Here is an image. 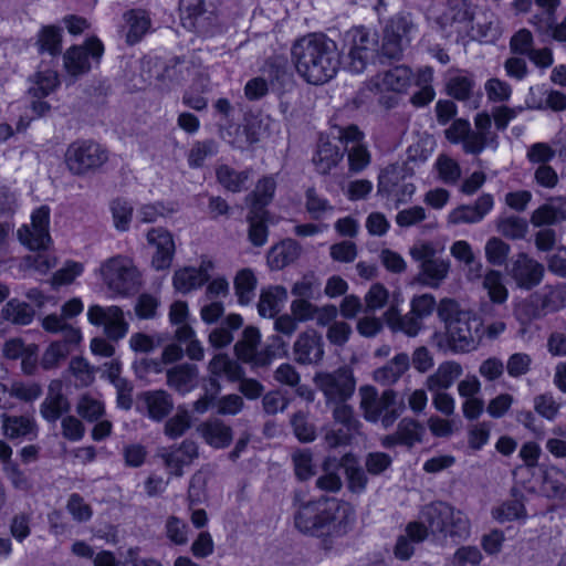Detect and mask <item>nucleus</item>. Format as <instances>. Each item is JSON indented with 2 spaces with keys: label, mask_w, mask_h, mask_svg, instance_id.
<instances>
[{
  "label": "nucleus",
  "mask_w": 566,
  "mask_h": 566,
  "mask_svg": "<svg viewBox=\"0 0 566 566\" xmlns=\"http://www.w3.org/2000/svg\"><path fill=\"white\" fill-rule=\"evenodd\" d=\"M356 522L354 506L329 496L303 502L294 513V525L298 532L322 541L325 548L348 534Z\"/></svg>",
  "instance_id": "f257e3e1"
},
{
  "label": "nucleus",
  "mask_w": 566,
  "mask_h": 566,
  "mask_svg": "<svg viewBox=\"0 0 566 566\" xmlns=\"http://www.w3.org/2000/svg\"><path fill=\"white\" fill-rule=\"evenodd\" d=\"M291 55L298 75L314 85L327 83L340 65L336 42L323 33H311L296 40Z\"/></svg>",
  "instance_id": "f03ea898"
},
{
  "label": "nucleus",
  "mask_w": 566,
  "mask_h": 566,
  "mask_svg": "<svg viewBox=\"0 0 566 566\" xmlns=\"http://www.w3.org/2000/svg\"><path fill=\"white\" fill-rule=\"evenodd\" d=\"M420 518L428 532L439 541L450 538L452 543L459 544L471 535L469 517L461 510L443 501L424 505L420 511Z\"/></svg>",
  "instance_id": "7ed1b4c3"
},
{
  "label": "nucleus",
  "mask_w": 566,
  "mask_h": 566,
  "mask_svg": "<svg viewBox=\"0 0 566 566\" xmlns=\"http://www.w3.org/2000/svg\"><path fill=\"white\" fill-rule=\"evenodd\" d=\"M359 395L364 418L371 423L380 422L384 429L392 427L405 410L403 402L398 403V395L394 389H386L378 395L375 387L363 386Z\"/></svg>",
  "instance_id": "20e7f679"
},
{
  "label": "nucleus",
  "mask_w": 566,
  "mask_h": 566,
  "mask_svg": "<svg viewBox=\"0 0 566 566\" xmlns=\"http://www.w3.org/2000/svg\"><path fill=\"white\" fill-rule=\"evenodd\" d=\"M43 328L49 333H61L62 339L53 342L44 352L41 358L43 369H52L66 359L72 347L77 345L82 338L80 329L64 323L56 314H50L42 321Z\"/></svg>",
  "instance_id": "39448f33"
},
{
  "label": "nucleus",
  "mask_w": 566,
  "mask_h": 566,
  "mask_svg": "<svg viewBox=\"0 0 566 566\" xmlns=\"http://www.w3.org/2000/svg\"><path fill=\"white\" fill-rule=\"evenodd\" d=\"M483 335L482 321L470 312L461 314L446 327L447 344L454 354H464L476 349Z\"/></svg>",
  "instance_id": "423d86ee"
},
{
  "label": "nucleus",
  "mask_w": 566,
  "mask_h": 566,
  "mask_svg": "<svg viewBox=\"0 0 566 566\" xmlns=\"http://www.w3.org/2000/svg\"><path fill=\"white\" fill-rule=\"evenodd\" d=\"M101 275L109 290L117 294H129L139 285V273L130 258L115 255L101 265Z\"/></svg>",
  "instance_id": "0eeeda50"
},
{
  "label": "nucleus",
  "mask_w": 566,
  "mask_h": 566,
  "mask_svg": "<svg viewBox=\"0 0 566 566\" xmlns=\"http://www.w3.org/2000/svg\"><path fill=\"white\" fill-rule=\"evenodd\" d=\"M344 42L348 49L350 71L354 73L364 72L378 51L377 34L364 27H356L345 33Z\"/></svg>",
  "instance_id": "6e6552de"
},
{
  "label": "nucleus",
  "mask_w": 566,
  "mask_h": 566,
  "mask_svg": "<svg viewBox=\"0 0 566 566\" xmlns=\"http://www.w3.org/2000/svg\"><path fill=\"white\" fill-rule=\"evenodd\" d=\"M108 159L107 150L93 140L73 142L66 149L65 163L73 175H85L103 166Z\"/></svg>",
  "instance_id": "1a4fd4ad"
},
{
  "label": "nucleus",
  "mask_w": 566,
  "mask_h": 566,
  "mask_svg": "<svg viewBox=\"0 0 566 566\" xmlns=\"http://www.w3.org/2000/svg\"><path fill=\"white\" fill-rule=\"evenodd\" d=\"M314 382L323 392L327 405L347 401L352 398L356 388L353 370L347 366L339 367L331 373H318L314 377Z\"/></svg>",
  "instance_id": "9d476101"
},
{
  "label": "nucleus",
  "mask_w": 566,
  "mask_h": 566,
  "mask_svg": "<svg viewBox=\"0 0 566 566\" xmlns=\"http://www.w3.org/2000/svg\"><path fill=\"white\" fill-rule=\"evenodd\" d=\"M474 12L471 3L467 0H451L447 9L437 19V23L447 36L458 34L459 36L469 35L474 31Z\"/></svg>",
  "instance_id": "9b49d317"
},
{
  "label": "nucleus",
  "mask_w": 566,
  "mask_h": 566,
  "mask_svg": "<svg viewBox=\"0 0 566 566\" xmlns=\"http://www.w3.org/2000/svg\"><path fill=\"white\" fill-rule=\"evenodd\" d=\"M87 319L95 326H102L104 334L109 340H119L124 338L128 332V323L125 319L124 312L120 307L92 305L87 311Z\"/></svg>",
  "instance_id": "f8f14e48"
},
{
  "label": "nucleus",
  "mask_w": 566,
  "mask_h": 566,
  "mask_svg": "<svg viewBox=\"0 0 566 566\" xmlns=\"http://www.w3.org/2000/svg\"><path fill=\"white\" fill-rule=\"evenodd\" d=\"M50 208L41 206L31 214V223L23 224L18 230L20 242L30 250H44L51 242L49 232Z\"/></svg>",
  "instance_id": "ddd939ff"
},
{
  "label": "nucleus",
  "mask_w": 566,
  "mask_h": 566,
  "mask_svg": "<svg viewBox=\"0 0 566 566\" xmlns=\"http://www.w3.org/2000/svg\"><path fill=\"white\" fill-rule=\"evenodd\" d=\"M507 274L518 289L531 291L543 281L545 268L527 253L521 252L511 261L507 266Z\"/></svg>",
  "instance_id": "4468645a"
},
{
  "label": "nucleus",
  "mask_w": 566,
  "mask_h": 566,
  "mask_svg": "<svg viewBox=\"0 0 566 566\" xmlns=\"http://www.w3.org/2000/svg\"><path fill=\"white\" fill-rule=\"evenodd\" d=\"M426 434L424 426L415 418L403 417L392 433L380 438V444L385 449L403 447L411 450L416 444L423 441Z\"/></svg>",
  "instance_id": "2eb2a0df"
},
{
  "label": "nucleus",
  "mask_w": 566,
  "mask_h": 566,
  "mask_svg": "<svg viewBox=\"0 0 566 566\" xmlns=\"http://www.w3.org/2000/svg\"><path fill=\"white\" fill-rule=\"evenodd\" d=\"M364 135L355 125L338 129L337 138L348 153V165L352 172H360L370 164V153L361 144Z\"/></svg>",
  "instance_id": "dca6fc26"
},
{
  "label": "nucleus",
  "mask_w": 566,
  "mask_h": 566,
  "mask_svg": "<svg viewBox=\"0 0 566 566\" xmlns=\"http://www.w3.org/2000/svg\"><path fill=\"white\" fill-rule=\"evenodd\" d=\"M104 52L102 42L92 38L83 46H72L64 54V66L73 76L86 73L91 69L90 56L99 61Z\"/></svg>",
  "instance_id": "f3484780"
},
{
  "label": "nucleus",
  "mask_w": 566,
  "mask_h": 566,
  "mask_svg": "<svg viewBox=\"0 0 566 566\" xmlns=\"http://www.w3.org/2000/svg\"><path fill=\"white\" fill-rule=\"evenodd\" d=\"M324 353L323 337L315 329L302 332L293 344V359L300 365H317Z\"/></svg>",
  "instance_id": "a211bd4d"
},
{
  "label": "nucleus",
  "mask_w": 566,
  "mask_h": 566,
  "mask_svg": "<svg viewBox=\"0 0 566 566\" xmlns=\"http://www.w3.org/2000/svg\"><path fill=\"white\" fill-rule=\"evenodd\" d=\"M159 457L171 475L182 476L184 467L190 465L199 457L198 444L186 439L178 447L163 448Z\"/></svg>",
  "instance_id": "6ab92c4d"
},
{
  "label": "nucleus",
  "mask_w": 566,
  "mask_h": 566,
  "mask_svg": "<svg viewBox=\"0 0 566 566\" xmlns=\"http://www.w3.org/2000/svg\"><path fill=\"white\" fill-rule=\"evenodd\" d=\"M147 241L155 248L151 266L156 271L168 270L175 256V241L170 232L163 228H153L147 233Z\"/></svg>",
  "instance_id": "aec40b11"
},
{
  "label": "nucleus",
  "mask_w": 566,
  "mask_h": 566,
  "mask_svg": "<svg viewBox=\"0 0 566 566\" xmlns=\"http://www.w3.org/2000/svg\"><path fill=\"white\" fill-rule=\"evenodd\" d=\"M412 24L403 17H397L389 21L384 30L381 53L388 59L398 60L403 50V41L407 39Z\"/></svg>",
  "instance_id": "412c9836"
},
{
  "label": "nucleus",
  "mask_w": 566,
  "mask_h": 566,
  "mask_svg": "<svg viewBox=\"0 0 566 566\" xmlns=\"http://www.w3.org/2000/svg\"><path fill=\"white\" fill-rule=\"evenodd\" d=\"M475 130L471 139L465 145V154L480 155L485 148L496 150L499 147V136L491 130L492 120L489 114L479 113L474 117Z\"/></svg>",
  "instance_id": "4be33fe9"
},
{
  "label": "nucleus",
  "mask_w": 566,
  "mask_h": 566,
  "mask_svg": "<svg viewBox=\"0 0 566 566\" xmlns=\"http://www.w3.org/2000/svg\"><path fill=\"white\" fill-rule=\"evenodd\" d=\"M210 377L209 386L214 389V394L221 390L219 378H226L228 381H239L243 377L241 366L226 354L216 355L208 364Z\"/></svg>",
  "instance_id": "5701e85b"
},
{
  "label": "nucleus",
  "mask_w": 566,
  "mask_h": 566,
  "mask_svg": "<svg viewBox=\"0 0 566 566\" xmlns=\"http://www.w3.org/2000/svg\"><path fill=\"white\" fill-rule=\"evenodd\" d=\"M535 302L534 318H539L548 312H556L566 307V283L545 285L532 295Z\"/></svg>",
  "instance_id": "b1692460"
},
{
  "label": "nucleus",
  "mask_w": 566,
  "mask_h": 566,
  "mask_svg": "<svg viewBox=\"0 0 566 566\" xmlns=\"http://www.w3.org/2000/svg\"><path fill=\"white\" fill-rule=\"evenodd\" d=\"M138 400L145 409L146 416L156 422L167 418L175 406L172 396L164 389L144 391L139 395Z\"/></svg>",
  "instance_id": "393cba45"
},
{
  "label": "nucleus",
  "mask_w": 566,
  "mask_h": 566,
  "mask_svg": "<svg viewBox=\"0 0 566 566\" xmlns=\"http://www.w3.org/2000/svg\"><path fill=\"white\" fill-rule=\"evenodd\" d=\"M61 380L51 381L45 399L40 405V415L44 420L55 423L64 413L71 409L66 396L62 392Z\"/></svg>",
  "instance_id": "a878e982"
},
{
  "label": "nucleus",
  "mask_w": 566,
  "mask_h": 566,
  "mask_svg": "<svg viewBox=\"0 0 566 566\" xmlns=\"http://www.w3.org/2000/svg\"><path fill=\"white\" fill-rule=\"evenodd\" d=\"M493 206V196L483 193L473 205H463L453 209L449 214V221L453 224L478 223L484 219Z\"/></svg>",
  "instance_id": "bb28decb"
},
{
  "label": "nucleus",
  "mask_w": 566,
  "mask_h": 566,
  "mask_svg": "<svg viewBox=\"0 0 566 566\" xmlns=\"http://www.w3.org/2000/svg\"><path fill=\"white\" fill-rule=\"evenodd\" d=\"M199 368L195 364L182 363L166 371V382L169 388L185 396L198 385Z\"/></svg>",
  "instance_id": "cd10ccee"
},
{
  "label": "nucleus",
  "mask_w": 566,
  "mask_h": 566,
  "mask_svg": "<svg viewBox=\"0 0 566 566\" xmlns=\"http://www.w3.org/2000/svg\"><path fill=\"white\" fill-rule=\"evenodd\" d=\"M1 429L3 434L10 439L33 440L38 436V426L30 416L1 415Z\"/></svg>",
  "instance_id": "c85d7f7f"
},
{
  "label": "nucleus",
  "mask_w": 566,
  "mask_h": 566,
  "mask_svg": "<svg viewBox=\"0 0 566 566\" xmlns=\"http://www.w3.org/2000/svg\"><path fill=\"white\" fill-rule=\"evenodd\" d=\"M429 535L428 528L421 521L407 524L405 534L397 538L395 556L399 559H408L415 553V544L422 543Z\"/></svg>",
  "instance_id": "c756f323"
},
{
  "label": "nucleus",
  "mask_w": 566,
  "mask_h": 566,
  "mask_svg": "<svg viewBox=\"0 0 566 566\" xmlns=\"http://www.w3.org/2000/svg\"><path fill=\"white\" fill-rule=\"evenodd\" d=\"M260 343V332L258 328L249 326L243 331L242 338L234 345V352L239 359L245 363H253L258 366L269 364V358L258 353Z\"/></svg>",
  "instance_id": "7c9ffc66"
},
{
  "label": "nucleus",
  "mask_w": 566,
  "mask_h": 566,
  "mask_svg": "<svg viewBox=\"0 0 566 566\" xmlns=\"http://www.w3.org/2000/svg\"><path fill=\"white\" fill-rule=\"evenodd\" d=\"M197 430L205 442L214 449L229 447L233 438L232 428L218 418L202 422Z\"/></svg>",
  "instance_id": "2f4dec72"
},
{
  "label": "nucleus",
  "mask_w": 566,
  "mask_h": 566,
  "mask_svg": "<svg viewBox=\"0 0 566 566\" xmlns=\"http://www.w3.org/2000/svg\"><path fill=\"white\" fill-rule=\"evenodd\" d=\"M566 220V199L551 198L532 212L531 223L534 227L553 226Z\"/></svg>",
  "instance_id": "473e14b6"
},
{
  "label": "nucleus",
  "mask_w": 566,
  "mask_h": 566,
  "mask_svg": "<svg viewBox=\"0 0 566 566\" xmlns=\"http://www.w3.org/2000/svg\"><path fill=\"white\" fill-rule=\"evenodd\" d=\"M412 72L408 66L398 65L394 69L377 75L373 84L380 92L392 91L397 93L405 92L411 84Z\"/></svg>",
  "instance_id": "72a5a7b5"
},
{
  "label": "nucleus",
  "mask_w": 566,
  "mask_h": 566,
  "mask_svg": "<svg viewBox=\"0 0 566 566\" xmlns=\"http://www.w3.org/2000/svg\"><path fill=\"white\" fill-rule=\"evenodd\" d=\"M410 367V358L406 353L395 355L384 366L373 373V379L381 386L395 385Z\"/></svg>",
  "instance_id": "f704fd0d"
},
{
  "label": "nucleus",
  "mask_w": 566,
  "mask_h": 566,
  "mask_svg": "<svg viewBox=\"0 0 566 566\" xmlns=\"http://www.w3.org/2000/svg\"><path fill=\"white\" fill-rule=\"evenodd\" d=\"M463 374L460 363L447 360L441 363L437 370L426 380V387L429 391H441L449 389L454 381Z\"/></svg>",
  "instance_id": "c9c22d12"
},
{
  "label": "nucleus",
  "mask_w": 566,
  "mask_h": 566,
  "mask_svg": "<svg viewBox=\"0 0 566 566\" xmlns=\"http://www.w3.org/2000/svg\"><path fill=\"white\" fill-rule=\"evenodd\" d=\"M276 189L274 176H264L261 178L253 191H251L245 200L250 205V210L260 216L261 212H268L265 207L273 200Z\"/></svg>",
  "instance_id": "e433bc0d"
},
{
  "label": "nucleus",
  "mask_w": 566,
  "mask_h": 566,
  "mask_svg": "<svg viewBox=\"0 0 566 566\" xmlns=\"http://www.w3.org/2000/svg\"><path fill=\"white\" fill-rule=\"evenodd\" d=\"M252 176V169L248 168L241 171L228 165H220L216 169L218 182L230 192H241L248 188V182Z\"/></svg>",
  "instance_id": "4c0bfd02"
},
{
  "label": "nucleus",
  "mask_w": 566,
  "mask_h": 566,
  "mask_svg": "<svg viewBox=\"0 0 566 566\" xmlns=\"http://www.w3.org/2000/svg\"><path fill=\"white\" fill-rule=\"evenodd\" d=\"M385 321L394 332H402L408 336H416L423 327V323L410 310L406 315H401L395 306H391L385 313Z\"/></svg>",
  "instance_id": "58836bf2"
},
{
  "label": "nucleus",
  "mask_w": 566,
  "mask_h": 566,
  "mask_svg": "<svg viewBox=\"0 0 566 566\" xmlns=\"http://www.w3.org/2000/svg\"><path fill=\"white\" fill-rule=\"evenodd\" d=\"M208 280L209 273L206 268H185L175 272L172 283L178 292L187 294L201 287Z\"/></svg>",
  "instance_id": "ea45409f"
},
{
  "label": "nucleus",
  "mask_w": 566,
  "mask_h": 566,
  "mask_svg": "<svg viewBox=\"0 0 566 566\" xmlns=\"http://www.w3.org/2000/svg\"><path fill=\"white\" fill-rule=\"evenodd\" d=\"M300 255V247L294 240H284L268 252V263L273 270H281L294 262Z\"/></svg>",
  "instance_id": "a19ab883"
},
{
  "label": "nucleus",
  "mask_w": 566,
  "mask_h": 566,
  "mask_svg": "<svg viewBox=\"0 0 566 566\" xmlns=\"http://www.w3.org/2000/svg\"><path fill=\"white\" fill-rule=\"evenodd\" d=\"M343 158V153L338 147L328 140L319 139L317 150L313 156V164L317 172L322 175L328 174Z\"/></svg>",
  "instance_id": "79ce46f5"
},
{
  "label": "nucleus",
  "mask_w": 566,
  "mask_h": 566,
  "mask_svg": "<svg viewBox=\"0 0 566 566\" xmlns=\"http://www.w3.org/2000/svg\"><path fill=\"white\" fill-rule=\"evenodd\" d=\"M287 300V291L281 285L263 290L258 303L259 314L263 317L275 316L281 308V305Z\"/></svg>",
  "instance_id": "37998d69"
},
{
  "label": "nucleus",
  "mask_w": 566,
  "mask_h": 566,
  "mask_svg": "<svg viewBox=\"0 0 566 566\" xmlns=\"http://www.w3.org/2000/svg\"><path fill=\"white\" fill-rule=\"evenodd\" d=\"M127 24L126 42L130 45L139 42L150 28V18L143 10H130L125 13Z\"/></svg>",
  "instance_id": "c03bdc74"
},
{
  "label": "nucleus",
  "mask_w": 566,
  "mask_h": 566,
  "mask_svg": "<svg viewBox=\"0 0 566 566\" xmlns=\"http://www.w3.org/2000/svg\"><path fill=\"white\" fill-rule=\"evenodd\" d=\"M340 467L345 469L348 489L354 493H363L366 490L368 478L355 458L352 454H345L340 460Z\"/></svg>",
  "instance_id": "a18cd8bd"
},
{
  "label": "nucleus",
  "mask_w": 566,
  "mask_h": 566,
  "mask_svg": "<svg viewBox=\"0 0 566 566\" xmlns=\"http://www.w3.org/2000/svg\"><path fill=\"white\" fill-rule=\"evenodd\" d=\"M29 93L34 98H43L50 95L59 86L57 73L53 70L38 71L31 80Z\"/></svg>",
  "instance_id": "49530a36"
},
{
  "label": "nucleus",
  "mask_w": 566,
  "mask_h": 566,
  "mask_svg": "<svg viewBox=\"0 0 566 566\" xmlns=\"http://www.w3.org/2000/svg\"><path fill=\"white\" fill-rule=\"evenodd\" d=\"M1 317L18 325H28L34 317V310L18 298L10 300L1 310Z\"/></svg>",
  "instance_id": "de8ad7c7"
},
{
  "label": "nucleus",
  "mask_w": 566,
  "mask_h": 566,
  "mask_svg": "<svg viewBox=\"0 0 566 566\" xmlns=\"http://www.w3.org/2000/svg\"><path fill=\"white\" fill-rule=\"evenodd\" d=\"M255 289L256 277L250 269H243L237 273L234 277V290L240 304H250L255 295Z\"/></svg>",
  "instance_id": "09e8293b"
},
{
  "label": "nucleus",
  "mask_w": 566,
  "mask_h": 566,
  "mask_svg": "<svg viewBox=\"0 0 566 566\" xmlns=\"http://www.w3.org/2000/svg\"><path fill=\"white\" fill-rule=\"evenodd\" d=\"M449 269V261L434 256L431 261L420 265V274L427 285L438 287L447 277Z\"/></svg>",
  "instance_id": "8fccbe9b"
},
{
  "label": "nucleus",
  "mask_w": 566,
  "mask_h": 566,
  "mask_svg": "<svg viewBox=\"0 0 566 566\" xmlns=\"http://www.w3.org/2000/svg\"><path fill=\"white\" fill-rule=\"evenodd\" d=\"M321 286L319 277L308 272L293 284L291 293L296 298L317 300L321 296Z\"/></svg>",
  "instance_id": "3c124183"
},
{
  "label": "nucleus",
  "mask_w": 566,
  "mask_h": 566,
  "mask_svg": "<svg viewBox=\"0 0 566 566\" xmlns=\"http://www.w3.org/2000/svg\"><path fill=\"white\" fill-rule=\"evenodd\" d=\"M218 153V144L214 139L196 140L188 153V165L191 168L202 167L206 159Z\"/></svg>",
  "instance_id": "603ef678"
},
{
  "label": "nucleus",
  "mask_w": 566,
  "mask_h": 566,
  "mask_svg": "<svg viewBox=\"0 0 566 566\" xmlns=\"http://www.w3.org/2000/svg\"><path fill=\"white\" fill-rule=\"evenodd\" d=\"M496 230L507 239L521 240L525 238L528 231V224L524 218L510 216L500 218L496 221Z\"/></svg>",
  "instance_id": "864d4df0"
},
{
  "label": "nucleus",
  "mask_w": 566,
  "mask_h": 566,
  "mask_svg": "<svg viewBox=\"0 0 566 566\" xmlns=\"http://www.w3.org/2000/svg\"><path fill=\"white\" fill-rule=\"evenodd\" d=\"M434 168L439 179L446 185H455L461 178V167L459 163L446 154L438 156Z\"/></svg>",
  "instance_id": "5fc2aeb1"
},
{
  "label": "nucleus",
  "mask_w": 566,
  "mask_h": 566,
  "mask_svg": "<svg viewBox=\"0 0 566 566\" xmlns=\"http://www.w3.org/2000/svg\"><path fill=\"white\" fill-rule=\"evenodd\" d=\"M61 29L54 25L43 27L39 34L36 44L41 53L48 52L55 56L61 53Z\"/></svg>",
  "instance_id": "6e6d98bb"
},
{
  "label": "nucleus",
  "mask_w": 566,
  "mask_h": 566,
  "mask_svg": "<svg viewBox=\"0 0 566 566\" xmlns=\"http://www.w3.org/2000/svg\"><path fill=\"white\" fill-rule=\"evenodd\" d=\"M483 286L494 303L502 304L509 297V291L503 284L502 274L496 270L488 271L483 280Z\"/></svg>",
  "instance_id": "4d7b16f0"
},
{
  "label": "nucleus",
  "mask_w": 566,
  "mask_h": 566,
  "mask_svg": "<svg viewBox=\"0 0 566 566\" xmlns=\"http://www.w3.org/2000/svg\"><path fill=\"white\" fill-rule=\"evenodd\" d=\"M501 35L499 20L491 14L484 17L483 21H478L474 31H470L469 36L482 42H493Z\"/></svg>",
  "instance_id": "13d9d810"
},
{
  "label": "nucleus",
  "mask_w": 566,
  "mask_h": 566,
  "mask_svg": "<svg viewBox=\"0 0 566 566\" xmlns=\"http://www.w3.org/2000/svg\"><path fill=\"white\" fill-rule=\"evenodd\" d=\"M268 212L258 213L250 210L248 216L249 221V240L255 247H262L268 240V227L265 224Z\"/></svg>",
  "instance_id": "bf43d9fd"
},
{
  "label": "nucleus",
  "mask_w": 566,
  "mask_h": 566,
  "mask_svg": "<svg viewBox=\"0 0 566 566\" xmlns=\"http://www.w3.org/2000/svg\"><path fill=\"white\" fill-rule=\"evenodd\" d=\"M475 86L472 75L460 74L449 78L447 83L448 94L459 101L468 99Z\"/></svg>",
  "instance_id": "052dcab7"
},
{
  "label": "nucleus",
  "mask_w": 566,
  "mask_h": 566,
  "mask_svg": "<svg viewBox=\"0 0 566 566\" xmlns=\"http://www.w3.org/2000/svg\"><path fill=\"white\" fill-rule=\"evenodd\" d=\"M191 427V417L188 410L178 408L177 413L169 418L164 426V433L169 439L184 436Z\"/></svg>",
  "instance_id": "680f3d73"
},
{
  "label": "nucleus",
  "mask_w": 566,
  "mask_h": 566,
  "mask_svg": "<svg viewBox=\"0 0 566 566\" xmlns=\"http://www.w3.org/2000/svg\"><path fill=\"white\" fill-rule=\"evenodd\" d=\"M492 515L496 521L503 523L525 517L526 510L521 500L512 499L493 509Z\"/></svg>",
  "instance_id": "e2e57ef3"
},
{
  "label": "nucleus",
  "mask_w": 566,
  "mask_h": 566,
  "mask_svg": "<svg viewBox=\"0 0 566 566\" xmlns=\"http://www.w3.org/2000/svg\"><path fill=\"white\" fill-rule=\"evenodd\" d=\"M184 25L190 30L198 28V19L206 12L205 0H180Z\"/></svg>",
  "instance_id": "0e129e2a"
},
{
  "label": "nucleus",
  "mask_w": 566,
  "mask_h": 566,
  "mask_svg": "<svg viewBox=\"0 0 566 566\" xmlns=\"http://www.w3.org/2000/svg\"><path fill=\"white\" fill-rule=\"evenodd\" d=\"M484 250L488 262L501 266L506 263L511 247L502 239L493 237L486 241Z\"/></svg>",
  "instance_id": "69168bd1"
},
{
  "label": "nucleus",
  "mask_w": 566,
  "mask_h": 566,
  "mask_svg": "<svg viewBox=\"0 0 566 566\" xmlns=\"http://www.w3.org/2000/svg\"><path fill=\"white\" fill-rule=\"evenodd\" d=\"M444 135L451 144H462V149L465 153V145L471 139L473 129L469 120L458 118L446 129Z\"/></svg>",
  "instance_id": "338daca9"
},
{
  "label": "nucleus",
  "mask_w": 566,
  "mask_h": 566,
  "mask_svg": "<svg viewBox=\"0 0 566 566\" xmlns=\"http://www.w3.org/2000/svg\"><path fill=\"white\" fill-rule=\"evenodd\" d=\"M294 472L300 481H306L315 474L312 452L307 449L297 450L292 454Z\"/></svg>",
  "instance_id": "774afa93"
}]
</instances>
